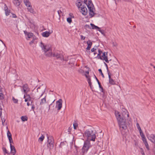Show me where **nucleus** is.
Listing matches in <instances>:
<instances>
[{"mask_svg":"<svg viewBox=\"0 0 155 155\" xmlns=\"http://www.w3.org/2000/svg\"><path fill=\"white\" fill-rule=\"evenodd\" d=\"M87 46L86 48V49L87 50H89L90 49L92 45V42L90 40H89L87 42Z\"/></svg>","mask_w":155,"mask_h":155,"instance_id":"16","label":"nucleus"},{"mask_svg":"<svg viewBox=\"0 0 155 155\" xmlns=\"http://www.w3.org/2000/svg\"><path fill=\"white\" fill-rule=\"evenodd\" d=\"M25 94H26V98H27L30 101L31 100V97H30V95L29 94H28V93H25Z\"/></svg>","mask_w":155,"mask_h":155,"instance_id":"40","label":"nucleus"},{"mask_svg":"<svg viewBox=\"0 0 155 155\" xmlns=\"http://www.w3.org/2000/svg\"><path fill=\"white\" fill-rule=\"evenodd\" d=\"M90 142L89 141L87 140L84 142L83 147L82 148V152L83 155L87 153L90 147Z\"/></svg>","mask_w":155,"mask_h":155,"instance_id":"6","label":"nucleus"},{"mask_svg":"<svg viewBox=\"0 0 155 155\" xmlns=\"http://www.w3.org/2000/svg\"><path fill=\"white\" fill-rule=\"evenodd\" d=\"M98 71H99V72L100 73V74H101V76H102V77L103 78H104V75L103 74V73L102 72L101 69H98Z\"/></svg>","mask_w":155,"mask_h":155,"instance_id":"36","label":"nucleus"},{"mask_svg":"<svg viewBox=\"0 0 155 155\" xmlns=\"http://www.w3.org/2000/svg\"><path fill=\"white\" fill-rule=\"evenodd\" d=\"M54 100L53 101V102L49 106V108H50V106L53 105V103L54 102Z\"/></svg>","mask_w":155,"mask_h":155,"instance_id":"60","label":"nucleus"},{"mask_svg":"<svg viewBox=\"0 0 155 155\" xmlns=\"http://www.w3.org/2000/svg\"><path fill=\"white\" fill-rule=\"evenodd\" d=\"M21 120L23 121H26L28 120V117L26 116H22L21 117Z\"/></svg>","mask_w":155,"mask_h":155,"instance_id":"28","label":"nucleus"},{"mask_svg":"<svg viewBox=\"0 0 155 155\" xmlns=\"http://www.w3.org/2000/svg\"><path fill=\"white\" fill-rule=\"evenodd\" d=\"M94 77H95V79H96V80L97 81H98V79L96 77V76H95V75L94 74Z\"/></svg>","mask_w":155,"mask_h":155,"instance_id":"63","label":"nucleus"},{"mask_svg":"<svg viewBox=\"0 0 155 155\" xmlns=\"http://www.w3.org/2000/svg\"><path fill=\"white\" fill-rule=\"evenodd\" d=\"M12 17L13 18H16L17 16L15 14H12Z\"/></svg>","mask_w":155,"mask_h":155,"instance_id":"50","label":"nucleus"},{"mask_svg":"<svg viewBox=\"0 0 155 155\" xmlns=\"http://www.w3.org/2000/svg\"><path fill=\"white\" fill-rule=\"evenodd\" d=\"M115 115L117 120L118 124L120 129L126 130L127 128V126L126 124V118L129 117V114L127 112L125 113V115H124V113L122 114V117L118 112H115Z\"/></svg>","mask_w":155,"mask_h":155,"instance_id":"1","label":"nucleus"},{"mask_svg":"<svg viewBox=\"0 0 155 155\" xmlns=\"http://www.w3.org/2000/svg\"><path fill=\"white\" fill-rule=\"evenodd\" d=\"M108 78L109 79V83L111 85H114L115 84V81L113 79L111 78V74L110 73H108Z\"/></svg>","mask_w":155,"mask_h":155,"instance_id":"13","label":"nucleus"},{"mask_svg":"<svg viewBox=\"0 0 155 155\" xmlns=\"http://www.w3.org/2000/svg\"><path fill=\"white\" fill-rule=\"evenodd\" d=\"M4 98L3 94H2V91L1 92H0V100H3Z\"/></svg>","mask_w":155,"mask_h":155,"instance_id":"33","label":"nucleus"},{"mask_svg":"<svg viewBox=\"0 0 155 155\" xmlns=\"http://www.w3.org/2000/svg\"><path fill=\"white\" fill-rule=\"evenodd\" d=\"M81 40H84L85 39V37L83 36V35H81Z\"/></svg>","mask_w":155,"mask_h":155,"instance_id":"54","label":"nucleus"},{"mask_svg":"<svg viewBox=\"0 0 155 155\" xmlns=\"http://www.w3.org/2000/svg\"><path fill=\"white\" fill-rule=\"evenodd\" d=\"M98 54L97 56L96 57L98 59L99 58V57L101 56V54H103L102 51L100 49H99L98 51Z\"/></svg>","mask_w":155,"mask_h":155,"instance_id":"26","label":"nucleus"},{"mask_svg":"<svg viewBox=\"0 0 155 155\" xmlns=\"http://www.w3.org/2000/svg\"><path fill=\"white\" fill-rule=\"evenodd\" d=\"M30 101L29 100H28V99H27V98H25V102H27L28 101Z\"/></svg>","mask_w":155,"mask_h":155,"instance_id":"56","label":"nucleus"},{"mask_svg":"<svg viewBox=\"0 0 155 155\" xmlns=\"http://www.w3.org/2000/svg\"><path fill=\"white\" fill-rule=\"evenodd\" d=\"M118 65L117 64H113L111 65L110 67V68L111 69H113L114 68H118Z\"/></svg>","mask_w":155,"mask_h":155,"instance_id":"27","label":"nucleus"},{"mask_svg":"<svg viewBox=\"0 0 155 155\" xmlns=\"http://www.w3.org/2000/svg\"><path fill=\"white\" fill-rule=\"evenodd\" d=\"M78 126V124L77 123H75L73 124L74 128V129H76Z\"/></svg>","mask_w":155,"mask_h":155,"instance_id":"35","label":"nucleus"},{"mask_svg":"<svg viewBox=\"0 0 155 155\" xmlns=\"http://www.w3.org/2000/svg\"><path fill=\"white\" fill-rule=\"evenodd\" d=\"M32 101L31 102V105L32 106L31 109L33 111H34V109L35 108V106L34 104H32Z\"/></svg>","mask_w":155,"mask_h":155,"instance_id":"44","label":"nucleus"},{"mask_svg":"<svg viewBox=\"0 0 155 155\" xmlns=\"http://www.w3.org/2000/svg\"><path fill=\"white\" fill-rule=\"evenodd\" d=\"M144 143V144L146 148L147 149V150H149L150 149L149 147V146L148 145V144L147 142H145V143Z\"/></svg>","mask_w":155,"mask_h":155,"instance_id":"34","label":"nucleus"},{"mask_svg":"<svg viewBox=\"0 0 155 155\" xmlns=\"http://www.w3.org/2000/svg\"><path fill=\"white\" fill-rule=\"evenodd\" d=\"M12 100L13 101V102L15 104H17L18 103V100L17 99H16L14 97H12Z\"/></svg>","mask_w":155,"mask_h":155,"instance_id":"32","label":"nucleus"},{"mask_svg":"<svg viewBox=\"0 0 155 155\" xmlns=\"http://www.w3.org/2000/svg\"><path fill=\"white\" fill-rule=\"evenodd\" d=\"M47 137L48 139L47 143H54V140L52 136H48V134H47Z\"/></svg>","mask_w":155,"mask_h":155,"instance_id":"14","label":"nucleus"},{"mask_svg":"<svg viewBox=\"0 0 155 155\" xmlns=\"http://www.w3.org/2000/svg\"><path fill=\"white\" fill-rule=\"evenodd\" d=\"M41 46L42 49L44 50L46 54L47 53L49 54V52H51V50L50 47L47 45H45L42 42H41Z\"/></svg>","mask_w":155,"mask_h":155,"instance_id":"7","label":"nucleus"},{"mask_svg":"<svg viewBox=\"0 0 155 155\" xmlns=\"http://www.w3.org/2000/svg\"><path fill=\"white\" fill-rule=\"evenodd\" d=\"M45 55L48 57L53 56L57 59H59L61 61L64 60V56L59 51L55 52L53 54H52V52H49V54L47 53Z\"/></svg>","mask_w":155,"mask_h":155,"instance_id":"5","label":"nucleus"},{"mask_svg":"<svg viewBox=\"0 0 155 155\" xmlns=\"http://www.w3.org/2000/svg\"><path fill=\"white\" fill-rule=\"evenodd\" d=\"M141 153L142 155H145L144 153L143 150L141 151Z\"/></svg>","mask_w":155,"mask_h":155,"instance_id":"59","label":"nucleus"},{"mask_svg":"<svg viewBox=\"0 0 155 155\" xmlns=\"http://www.w3.org/2000/svg\"><path fill=\"white\" fill-rule=\"evenodd\" d=\"M96 50V48H93L91 49V51L92 52H94Z\"/></svg>","mask_w":155,"mask_h":155,"instance_id":"51","label":"nucleus"},{"mask_svg":"<svg viewBox=\"0 0 155 155\" xmlns=\"http://www.w3.org/2000/svg\"><path fill=\"white\" fill-rule=\"evenodd\" d=\"M8 8L7 6L6 5V4H4V10L5 11L7 10H8Z\"/></svg>","mask_w":155,"mask_h":155,"instance_id":"46","label":"nucleus"},{"mask_svg":"<svg viewBox=\"0 0 155 155\" xmlns=\"http://www.w3.org/2000/svg\"><path fill=\"white\" fill-rule=\"evenodd\" d=\"M82 1L77 0L76 2V5L78 7L79 9H80V12L82 13L83 15H86L87 13V10L85 6L83 5L82 6Z\"/></svg>","mask_w":155,"mask_h":155,"instance_id":"4","label":"nucleus"},{"mask_svg":"<svg viewBox=\"0 0 155 155\" xmlns=\"http://www.w3.org/2000/svg\"><path fill=\"white\" fill-rule=\"evenodd\" d=\"M98 30L102 34H104V30L100 29V28H99V29H98Z\"/></svg>","mask_w":155,"mask_h":155,"instance_id":"42","label":"nucleus"},{"mask_svg":"<svg viewBox=\"0 0 155 155\" xmlns=\"http://www.w3.org/2000/svg\"><path fill=\"white\" fill-rule=\"evenodd\" d=\"M2 124L3 125L4 123L5 122V119L4 118H2Z\"/></svg>","mask_w":155,"mask_h":155,"instance_id":"49","label":"nucleus"},{"mask_svg":"<svg viewBox=\"0 0 155 155\" xmlns=\"http://www.w3.org/2000/svg\"><path fill=\"white\" fill-rule=\"evenodd\" d=\"M142 140L143 142V143H145V142H147V140H146V139L145 137L142 138Z\"/></svg>","mask_w":155,"mask_h":155,"instance_id":"47","label":"nucleus"},{"mask_svg":"<svg viewBox=\"0 0 155 155\" xmlns=\"http://www.w3.org/2000/svg\"><path fill=\"white\" fill-rule=\"evenodd\" d=\"M5 14L6 16H8L9 15L10 13V10H9L8 9L5 11Z\"/></svg>","mask_w":155,"mask_h":155,"instance_id":"31","label":"nucleus"},{"mask_svg":"<svg viewBox=\"0 0 155 155\" xmlns=\"http://www.w3.org/2000/svg\"><path fill=\"white\" fill-rule=\"evenodd\" d=\"M99 87L101 89V92H102L103 94L104 93V90L103 87L101 86V85H100L99 86Z\"/></svg>","mask_w":155,"mask_h":155,"instance_id":"41","label":"nucleus"},{"mask_svg":"<svg viewBox=\"0 0 155 155\" xmlns=\"http://www.w3.org/2000/svg\"><path fill=\"white\" fill-rule=\"evenodd\" d=\"M27 105L28 106H29L30 105V104L29 102H27Z\"/></svg>","mask_w":155,"mask_h":155,"instance_id":"64","label":"nucleus"},{"mask_svg":"<svg viewBox=\"0 0 155 155\" xmlns=\"http://www.w3.org/2000/svg\"><path fill=\"white\" fill-rule=\"evenodd\" d=\"M13 3L16 6H19L21 4V2L19 0H13Z\"/></svg>","mask_w":155,"mask_h":155,"instance_id":"19","label":"nucleus"},{"mask_svg":"<svg viewBox=\"0 0 155 155\" xmlns=\"http://www.w3.org/2000/svg\"><path fill=\"white\" fill-rule=\"evenodd\" d=\"M84 0V3L86 5L88 8L89 15L91 18H92L95 15V13L94 11V7L91 1V0Z\"/></svg>","mask_w":155,"mask_h":155,"instance_id":"3","label":"nucleus"},{"mask_svg":"<svg viewBox=\"0 0 155 155\" xmlns=\"http://www.w3.org/2000/svg\"><path fill=\"white\" fill-rule=\"evenodd\" d=\"M46 96L43 98L41 100V101L40 103V105H42L43 104L46 103Z\"/></svg>","mask_w":155,"mask_h":155,"instance_id":"22","label":"nucleus"},{"mask_svg":"<svg viewBox=\"0 0 155 155\" xmlns=\"http://www.w3.org/2000/svg\"><path fill=\"white\" fill-rule=\"evenodd\" d=\"M47 146L48 149L50 150L53 148L54 146V143H47Z\"/></svg>","mask_w":155,"mask_h":155,"instance_id":"17","label":"nucleus"},{"mask_svg":"<svg viewBox=\"0 0 155 155\" xmlns=\"http://www.w3.org/2000/svg\"><path fill=\"white\" fill-rule=\"evenodd\" d=\"M98 59L104 60L107 63H108L109 61L108 60L107 52H103L102 55L100 56Z\"/></svg>","mask_w":155,"mask_h":155,"instance_id":"8","label":"nucleus"},{"mask_svg":"<svg viewBox=\"0 0 155 155\" xmlns=\"http://www.w3.org/2000/svg\"><path fill=\"white\" fill-rule=\"evenodd\" d=\"M83 136L87 137V140L94 141L96 138L95 134L91 129L86 130L83 134Z\"/></svg>","mask_w":155,"mask_h":155,"instance_id":"2","label":"nucleus"},{"mask_svg":"<svg viewBox=\"0 0 155 155\" xmlns=\"http://www.w3.org/2000/svg\"><path fill=\"white\" fill-rule=\"evenodd\" d=\"M137 128L138 129V130L139 131H142L141 129L140 128V125L138 123H137Z\"/></svg>","mask_w":155,"mask_h":155,"instance_id":"38","label":"nucleus"},{"mask_svg":"<svg viewBox=\"0 0 155 155\" xmlns=\"http://www.w3.org/2000/svg\"><path fill=\"white\" fill-rule=\"evenodd\" d=\"M45 138V137L43 135H42L38 139V141H40L42 142Z\"/></svg>","mask_w":155,"mask_h":155,"instance_id":"30","label":"nucleus"},{"mask_svg":"<svg viewBox=\"0 0 155 155\" xmlns=\"http://www.w3.org/2000/svg\"><path fill=\"white\" fill-rule=\"evenodd\" d=\"M62 104V100L61 99H59L56 102L55 107L57 108L58 110H59L61 108Z\"/></svg>","mask_w":155,"mask_h":155,"instance_id":"9","label":"nucleus"},{"mask_svg":"<svg viewBox=\"0 0 155 155\" xmlns=\"http://www.w3.org/2000/svg\"><path fill=\"white\" fill-rule=\"evenodd\" d=\"M10 147L11 148L10 153H12L13 155H15L16 152V150L15 147L12 145V144H11Z\"/></svg>","mask_w":155,"mask_h":155,"instance_id":"15","label":"nucleus"},{"mask_svg":"<svg viewBox=\"0 0 155 155\" xmlns=\"http://www.w3.org/2000/svg\"><path fill=\"white\" fill-rule=\"evenodd\" d=\"M90 25L92 27V29H97L98 30V29H99V27H98V26H97L96 25H95L94 24H93L92 23H91Z\"/></svg>","mask_w":155,"mask_h":155,"instance_id":"25","label":"nucleus"},{"mask_svg":"<svg viewBox=\"0 0 155 155\" xmlns=\"http://www.w3.org/2000/svg\"><path fill=\"white\" fill-rule=\"evenodd\" d=\"M78 72L82 74L84 73V71L82 69H79L78 70Z\"/></svg>","mask_w":155,"mask_h":155,"instance_id":"45","label":"nucleus"},{"mask_svg":"<svg viewBox=\"0 0 155 155\" xmlns=\"http://www.w3.org/2000/svg\"><path fill=\"white\" fill-rule=\"evenodd\" d=\"M7 135L8 139L12 138V134L10 132L9 130H8L7 132Z\"/></svg>","mask_w":155,"mask_h":155,"instance_id":"29","label":"nucleus"},{"mask_svg":"<svg viewBox=\"0 0 155 155\" xmlns=\"http://www.w3.org/2000/svg\"><path fill=\"white\" fill-rule=\"evenodd\" d=\"M140 136H141L142 138L145 137V136L144 134L143 133L142 131L139 132Z\"/></svg>","mask_w":155,"mask_h":155,"instance_id":"37","label":"nucleus"},{"mask_svg":"<svg viewBox=\"0 0 155 155\" xmlns=\"http://www.w3.org/2000/svg\"><path fill=\"white\" fill-rule=\"evenodd\" d=\"M97 81V82L98 83V84L99 85V86L100 85H101V84L100 82H99V80Z\"/></svg>","mask_w":155,"mask_h":155,"instance_id":"57","label":"nucleus"},{"mask_svg":"<svg viewBox=\"0 0 155 155\" xmlns=\"http://www.w3.org/2000/svg\"><path fill=\"white\" fill-rule=\"evenodd\" d=\"M28 8H27L28 11L29 12H30L31 13H34V9L32 8V6L31 5L29 6L28 7Z\"/></svg>","mask_w":155,"mask_h":155,"instance_id":"23","label":"nucleus"},{"mask_svg":"<svg viewBox=\"0 0 155 155\" xmlns=\"http://www.w3.org/2000/svg\"><path fill=\"white\" fill-rule=\"evenodd\" d=\"M85 73L87 74H89V72L88 71H85Z\"/></svg>","mask_w":155,"mask_h":155,"instance_id":"61","label":"nucleus"},{"mask_svg":"<svg viewBox=\"0 0 155 155\" xmlns=\"http://www.w3.org/2000/svg\"><path fill=\"white\" fill-rule=\"evenodd\" d=\"M25 5L27 6H29L31 5V3L29 0H23Z\"/></svg>","mask_w":155,"mask_h":155,"instance_id":"21","label":"nucleus"},{"mask_svg":"<svg viewBox=\"0 0 155 155\" xmlns=\"http://www.w3.org/2000/svg\"><path fill=\"white\" fill-rule=\"evenodd\" d=\"M26 94H24V98L25 99V98H26Z\"/></svg>","mask_w":155,"mask_h":155,"instance_id":"62","label":"nucleus"},{"mask_svg":"<svg viewBox=\"0 0 155 155\" xmlns=\"http://www.w3.org/2000/svg\"><path fill=\"white\" fill-rule=\"evenodd\" d=\"M2 150L4 152V155H5L6 154H8L9 155L10 154V153L8 152L5 147H2Z\"/></svg>","mask_w":155,"mask_h":155,"instance_id":"24","label":"nucleus"},{"mask_svg":"<svg viewBox=\"0 0 155 155\" xmlns=\"http://www.w3.org/2000/svg\"><path fill=\"white\" fill-rule=\"evenodd\" d=\"M104 63L105 65V66L106 67V68H107V74H108V73H110L109 70H108L107 64L104 62Z\"/></svg>","mask_w":155,"mask_h":155,"instance_id":"43","label":"nucleus"},{"mask_svg":"<svg viewBox=\"0 0 155 155\" xmlns=\"http://www.w3.org/2000/svg\"><path fill=\"white\" fill-rule=\"evenodd\" d=\"M22 87L24 94L28 93V92L30 91V88L29 87L27 84H24Z\"/></svg>","mask_w":155,"mask_h":155,"instance_id":"10","label":"nucleus"},{"mask_svg":"<svg viewBox=\"0 0 155 155\" xmlns=\"http://www.w3.org/2000/svg\"><path fill=\"white\" fill-rule=\"evenodd\" d=\"M58 15H60V13H61V10L58 11Z\"/></svg>","mask_w":155,"mask_h":155,"instance_id":"55","label":"nucleus"},{"mask_svg":"<svg viewBox=\"0 0 155 155\" xmlns=\"http://www.w3.org/2000/svg\"><path fill=\"white\" fill-rule=\"evenodd\" d=\"M34 39H33L32 41H31L30 42H29V44L30 45H31L33 43H34Z\"/></svg>","mask_w":155,"mask_h":155,"instance_id":"53","label":"nucleus"},{"mask_svg":"<svg viewBox=\"0 0 155 155\" xmlns=\"http://www.w3.org/2000/svg\"><path fill=\"white\" fill-rule=\"evenodd\" d=\"M50 34L51 33L49 32L46 31L42 33V35L44 37H48L49 36Z\"/></svg>","mask_w":155,"mask_h":155,"instance_id":"20","label":"nucleus"},{"mask_svg":"<svg viewBox=\"0 0 155 155\" xmlns=\"http://www.w3.org/2000/svg\"><path fill=\"white\" fill-rule=\"evenodd\" d=\"M8 140H9V143H10V145L12 143H13V141L12 138H11V139H9Z\"/></svg>","mask_w":155,"mask_h":155,"instance_id":"48","label":"nucleus"},{"mask_svg":"<svg viewBox=\"0 0 155 155\" xmlns=\"http://www.w3.org/2000/svg\"><path fill=\"white\" fill-rule=\"evenodd\" d=\"M147 137L149 140L153 143H155V135L153 134L147 135Z\"/></svg>","mask_w":155,"mask_h":155,"instance_id":"11","label":"nucleus"},{"mask_svg":"<svg viewBox=\"0 0 155 155\" xmlns=\"http://www.w3.org/2000/svg\"><path fill=\"white\" fill-rule=\"evenodd\" d=\"M84 75L87 78V81L88 82L91 89H92L93 87L92 85V83L91 81V78L90 77L89 75H87L86 74H85Z\"/></svg>","mask_w":155,"mask_h":155,"instance_id":"12","label":"nucleus"},{"mask_svg":"<svg viewBox=\"0 0 155 155\" xmlns=\"http://www.w3.org/2000/svg\"><path fill=\"white\" fill-rule=\"evenodd\" d=\"M85 27L86 28H90V25L87 24H86L85 25Z\"/></svg>","mask_w":155,"mask_h":155,"instance_id":"52","label":"nucleus"},{"mask_svg":"<svg viewBox=\"0 0 155 155\" xmlns=\"http://www.w3.org/2000/svg\"><path fill=\"white\" fill-rule=\"evenodd\" d=\"M64 143L63 142H61L60 143V147H61V146L63 145Z\"/></svg>","mask_w":155,"mask_h":155,"instance_id":"58","label":"nucleus"},{"mask_svg":"<svg viewBox=\"0 0 155 155\" xmlns=\"http://www.w3.org/2000/svg\"><path fill=\"white\" fill-rule=\"evenodd\" d=\"M24 33L25 35H26L28 38H31V37H32L33 35V33H28L26 31H24Z\"/></svg>","mask_w":155,"mask_h":155,"instance_id":"18","label":"nucleus"},{"mask_svg":"<svg viewBox=\"0 0 155 155\" xmlns=\"http://www.w3.org/2000/svg\"><path fill=\"white\" fill-rule=\"evenodd\" d=\"M67 20L68 22L69 23H71L72 22V19L71 18L69 17L67 18Z\"/></svg>","mask_w":155,"mask_h":155,"instance_id":"39","label":"nucleus"}]
</instances>
